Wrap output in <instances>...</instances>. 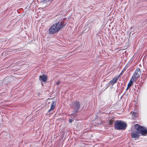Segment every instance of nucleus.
Wrapping results in <instances>:
<instances>
[{"instance_id":"obj_6","label":"nucleus","mask_w":147,"mask_h":147,"mask_svg":"<svg viewBox=\"0 0 147 147\" xmlns=\"http://www.w3.org/2000/svg\"><path fill=\"white\" fill-rule=\"evenodd\" d=\"M140 134V131L137 130L132 132L131 136L132 138H138Z\"/></svg>"},{"instance_id":"obj_7","label":"nucleus","mask_w":147,"mask_h":147,"mask_svg":"<svg viewBox=\"0 0 147 147\" xmlns=\"http://www.w3.org/2000/svg\"><path fill=\"white\" fill-rule=\"evenodd\" d=\"M119 78L118 76L115 77L112 80L109 81V84L110 85H111L112 86H113L117 82Z\"/></svg>"},{"instance_id":"obj_5","label":"nucleus","mask_w":147,"mask_h":147,"mask_svg":"<svg viewBox=\"0 0 147 147\" xmlns=\"http://www.w3.org/2000/svg\"><path fill=\"white\" fill-rule=\"evenodd\" d=\"M141 74V72L140 69L139 68H137L131 78L133 79V80L136 81L140 76Z\"/></svg>"},{"instance_id":"obj_11","label":"nucleus","mask_w":147,"mask_h":147,"mask_svg":"<svg viewBox=\"0 0 147 147\" xmlns=\"http://www.w3.org/2000/svg\"><path fill=\"white\" fill-rule=\"evenodd\" d=\"M127 67L128 66H125V67L123 68V70L122 71L121 73L118 76H117L119 78H120L121 76L123 74L127 68Z\"/></svg>"},{"instance_id":"obj_1","label":"nucleus","mask_w":147,"mask_h":147,"mask_svg":"<svg viewBox=\"0 0 147 147\" xmlns=\"http://www.w3.org/2000/svg\"><path fill=\"white\" fill-rule=\"evenodd\" d=\"M66 25L63 20L59 21L53 24L50 28L49 30V33L53 34L57 33Z\"/></svg>"},{"instance_id":"obj_16","label":"nucleus","mask_w":147,"mask_h":147,"mask_svg":"<svg viewBox=\"0 0 147 147\" xmlns=\"http://www.w3.org/2000/svg\"><path fill=\"white\" fill-rule=\"evenodd\" d=\"M53 0H45L46 2H48L49 1L51 2V1H52Z\"/></svg>"},{"instance_id":"obj_12","label":"nucleus","mask_w":147,"mask_h":147,"mask_svg":"<svg viewBox=\"0 0 147 147\" xmlns=\"http://www.w3.org/2000/svg\"><path fill=\"white\" fill-rule=\"evenodd\" d=\"M114 121L112 120H109V122L108 123L109 125H112Z\"/></svg>"},{"instance_id":"obj_3","label":"nucleus","mask_w":147,"mask_h":147,"mask_svg":"<svg viewBox=\"0 0 147 147\" xmlns=\"http://www.w3.org/2000/svg\"><path fill=\"white\" fill-rule=\"evenodd\" d=\"M71 107L74 110L72 111V113L71 114V115L73 116L74 118L76 116L74 115V114L77 112L80 107V102L78 101H75L72 104Z\"/></svg>"},{"instance_id":"obj_10","label":"nucleus","mask_w":147,"mask_h":147,"mask_svg":"<svg viewBox=\"0 0 147 147\" xmlns=\"http://www.w3.org/2000/svg\"><path fill=\"white\" fill-rule=\"evenodd\" d=\"M135 80H133V79L131 78V79L129 83L128 84L126 90H127L130 87H131L132 84H133V82Z\"/></svg>"},{"instance_id":"obj_2","label":"nucleus","mask_w":147,"mask_h":147,"mask_svg":"<svg viewBox=\"0 0 147 147\" xmlns=\"http://www.w3.org/2000/svg\"><path fill=\"white\" fill-rule=\"evenodd\" d=\"M127 126V123L121 120H116L115 122V129L117 130L125 129Z\"/></svg>"},{"instance_id":"obj_15","label":"nucleus","mask_w":147,"mask_h":147,"mask_svg":"<svg viewBox=\"0 0 147 147\" xmlns=\"http://www.w3.org/2000/svg\"><path fill=\"white\" fill-rule=\"evenodd\" d=\"M74 120L73 119H69V121L70 123H71L73 121H74Z\"/></svg>"},{"instance_id":"obj_4","label":"nucleus","mask_w":147,"mask_h":147,"mask_svg":"<svg viewBox=\"0 0 147 147\" xmlns=\"http://www.w3.org/2000/svg\"><path fill=\"white\" fill-rule=\"evenodd\" d=\"M135 128L136 129L140 131L142 136H145L147 135V129H145L144 127L141 126L138 124H136L135 125Z\"/></svg>"},{"instance_id":"obj_13","label":"nucleus","mask_w":147,"mask_h":147,"mask_svg":"<svg viewBox=\"0 0 147 147\" xmlns=\"http://www.w3.org/2000/svg\"><path fill=\"white\" fill-rule=\"evenodd\" d=\"M137 113L136 112H134L132 113V115L135 117L137 116Z\"/></svg>"},{"instance_id":"obj_17","label":"nucleus","mask_w":147,"mask_h":147,"mask_svg":"<svg viewBox=\"0 0 147 147\" xmlns=\"http://www.w3.org/2000/svg\"><path fill=\"white\" fill-rule=\"evenodd\" d=\"M18 50L19 49H16V51H18Z\"/></svg>"},{"instance_id":"obj_9","label":"nucleus","mask_w":147,"mask_h":147,"mask_svg":"<svg viewBox=\"0 0 147 147\" xmlns=\"http://www.w3.org/2000/svg\"><path fill=\"white\" fill-rule=\"evenodd\" d=\"M40 79L41 81L42 80L43 82H45L46 81L47 78L44 75H43L42 76H40Z\"/></svg>"},{"instance_id":"obj_14","label":"nucleus","mask_w":147,"mask_h":147,"mask_svg":"<svg viewBox=\"0 0 147 147\" xmlns=\"http://www.w3.org/2000/svg\"><path fill=\"white\" fill-rule=\"evenodd\" d=\"M60 81L59 80H58L56 82V84L58 85L60 84Z\"/></svg>"},{"instance_id":"obj_8","label":"nucleus","mask_w":147,"mask_h":147,"mask_svg":"<svg viewBox=\"0 0 147 147\" xmlns=\"http://www.w3.org/2000/svg\"><path fill=\"white\" fill-rule=\"evenodd\" d=\"M56 105V102L54 101H52L51 104L50 109L48 110V112H50L51 111L53 110L55 108Z\"/></svg>"}]
</instances>
